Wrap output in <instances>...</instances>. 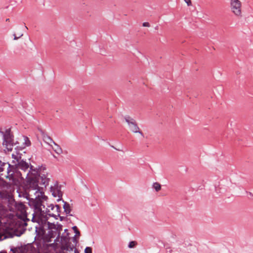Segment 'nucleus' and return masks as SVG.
<instances>
[{
    "instance_id": "obj_1",
    "label": "nucleus",
    "mask_w": 253,
    "mask_h": 253,
    "mask_svg": "<svg viewBox=\"0 0 253 253\" xmlns=\"http://www.w3.org/2000/svg\"><path fill=\"white\" fill-rule=\"evenodd\" d=\"M27 186L28 195L33 200V205L37 212H39V224L42 228V239L45 242H52L49 244L55 249L63 250V236L60 235L62 230L61 224H55L48 221V216H52L57 219L59 216L62 220L63 217L59 216V207L58 205H50L45 207L42 201L45 198L43 192L39 186L40 185L47 184V180L40 176L37 170H34L27 174Z\"/></svg>"
},
{
    "instance_id": "obj_2",
    "label": "nucleus",
    "mask_w": 253,
    "mask_h": 253,
    "mask_svg": "<svg viewBox=\"0 0 253 253\" xmlns=\"http://www.w3.org/2000/svg\"><path fill=\"white\" fill-rule=\"evenodd\" d=\"M76 235L73 237L69 236V233L67 229H64V250L69 252V253H79L76 246L78 243L76 236H80V233L78 230L74 232Z\"/></svg>"
},
{
    "instance_id": "obj_3",
    "label": "nucleus",
    "mask_w": 253,
    "mask_h": 253,
    "mask_svg": "<svg viewBox=\"0 0 253 253\" xmlns=\"http://www.w3.org/2000/svg\"><path fill=\"white\" fill-rule=\"evenodd\" d=\"M13 136L10 133V129H7L6 130L5 133L3 134L4 140L3 142V145L5 147V149L4 151L6 152L11 151L12 147L15 145L13 142Z\"/></svg>"
},
{
    "instance_id": "obj_4",
    "label": "nucleus",
    "mask_w": 253,
    "mask_h": 253,
    "mask_svg": "<svg viewBox=\"0 0 253 253\" xmlns=\"http://www.w3.org/2000/svg\"><path fill=\"white\" fill-rule=\"evenodd\" d=\"M125 121L127 123L128 127L130 131L133 133H138L142 137H144V134L142 131H140L139 126H138L135 120L129 116L125 117Z\"/></svg>"
},
{
    "instance_id": "obj_5",
    "label": "nucleus",
    "mask_w": 253,
    "mask_h": 253,
    "mask_svg": "<svg viewBox=\"0 0 253 253\" xmlns=\"http://www.w3.org/2000/svg\"><path fill=\"white\" fill-rule=\"evenodd\" d=\"M230 7L232 12L236 16L241 14V2L239 0H230Z\"/></svg>"
},
{
    "instance_id": "obj_6",
    "label": "nucleus",
    "mask_w": 253,
    "mask_h": 253,
    "mask_svg": "<svg viewBox=\"0 0 253 253\" xmlns=\"http://www.w3.org/2000/svg\"><path fill=\"white\" fill-rule=\"evenodd\" d=\"M73 210V205L64 201V212L66 214V217H64V223L66 222L68 224L73 225L70 218L68 216H73V214L71 213Z\"/></svg>"
},
{
    "instance_id": "obj_7",
    "label": "nucleus",
    "mask_w": 253,
    "mask_h": 253,
    "mask_svg": "<svg viewBox=\"0 0 253 253\" xmlns=\"http://www.w3.org/2000/svg\"><path fill=\"white\" fill-rule=\"evenodd\" d=\"M15 210L17 211V216L23 219L26 217L25 206L23 204L21 203L15 204Z\"/></svg>"
},
{
    "instance_id": "obj_8",
    "label": "nucleus",
    "mask_w": 253,
    "mask_h": 253,
    "mask_svg": "<svg viewBox=\"0 0 253 253\" xmlns=\"http://www.w3.org/2000/svg\"><path fill=\"white\" fill-rule=\"evenodd\" d=\"M12 251L13 253H35L34 249L30 245L16 248Z\"/></svg>"
},
{
    "instance_id": "obj_9",
    "label": "nucleus",
    "mask_w": 253,
    "mask_h": 253,
    "mask_svg": "<svg viewBox=\"0 0 253 253\" xmlns=\"http://www.w3.org/2000/svg\"><path fill=\"white\" fill-rule=\"evenodd\" d=\"M51 192L54 197H58L60 199L62 198V192L57 185L52 186L51 187Z\"/></svg>"
},
{
    "instance_id": "obj_10",
    "label": "nucleus",
    "mask_w": 253,
    "mask_h": 253,
    "mask_svg": "<svg viewBox=\"0 0 253 253\" xmlns=\"http://www.w3.org/2000/svg\"><path fill=\"white\" fill-rule=\"evenodd\" d=\"M18 169H21L26 171L29 169V164L26 162L20 160L15 166Z\"/></svg>"
},
{
    "instance_id": "obj_11",
    "label": "nucleus",
    "mask_w": 253,
    "mask_h": 253,
    "mask_svg": "<svg viewBox=\"0 0 253 253\" xmlns=\"http://www.w3.org/2000/svg\"><path fill=\"white\" fill-rule=\"evenodd\" d=\"M20 156H19L18 153L16 154H12V158L13 159L12 161V164L13 166H15L16 164L20 161Z\"/></svg>"
},
{
    "instance_id": "obj_12",
    "label": "nucleus",
    "mask_w": 253,
    "mask_h": 253,
    "mask_svg": "<svg viewBox=\"0 0 253 253\" xmlns=\"http://www.w3.org/2000/svg\"><path fill=\"white\" fill-rule=\"evenodd\" d=\"M7 215V210L2 205H0V223H1V218Z\"/></svg>"
},
{
    "instance_id": "obj_13",
    "label": "nucleus",
    "mask_w": 253,
    "mask_h": 253,
    "mask_svg": "<svg viewBox=\"0 0 253 253\" xmlns=\"http://www.w3.org/2000/svg\"><path fill=\"white\" fill-rule=\"evenodd\" d=\"M50 147L57 154H60L62 153V149L54 142L50 146Z\"/></svg>"
},
{
    "instance_id": "obj_14",
    "label": "nucleus",
    "mask_w": 253,
    "mask_h": 253,
    "mask_svg": "<svg viewBox=\"0 0 253 253\" xmlns=\"http://www.w3.org/2000/svg\"><path fill=\"white\" fill-rule=\"evenodd\" d=\"M11 180H12L11 183L12 184H13L14 185H16V186H18L20 184L21 181V178H16L14 177V176L13 175H11Z\"/></svg>"
},
{
    "instance_id": "obj_15",
    "label": "nucleus",
    "mask_w": 253,
    "mask_h": 253,
    "mask_svg": "<svg viewBox=\"0 0 253 253\" xmlns=\"http://www.w3.org/2000/svg\"><path fill=\"white\" fill-rule=\"evenodd\" d=\"M43 139L44 141L48 144L50 146L54 143L50 137L47 135L43 136Z\"/></svg>"
},
{
    "instance_id": "obj_16",
    "label": "nucleus",
    "mask_w": 253,
    "mask_h": 253,
    "mask_svg": "<svg viewBox=\"0 0 253 253\" xmlns=\"http://www.w3.org/2000/svg\"><path fill=\"white\" fill-rule=\"evenodd\" d=\"M153 187L157 192H158L161 189V185L158 182H155L153 185Z\"/></svg>"
},
{
    "instance_id": "obj_17",
    "label": "nucleus",
    "mask_w": 253,
    "mask_h": 253,
    "mask_svg": "<svg viewBox=\"0 0 253 253\" xmlns=\"http://www.w3.org/2000/svg\"><path fill=\"white\" fill-rule=\"evenodd\" d=\"M136 245V243L135 241H131L129 243L128 245V247L129 248H133Z\"/></svg>"
},
{
    "instance_id": "obj_18",
    "label": "nucleus",
    "mask_w": 253,
    "mask_h": 253,
    "mask_svg": "<svg viewBox=\"0 0 253 253\" xmlns=\"http://www.w3.org/2000/svg\"><path fill=\"white\" fill-rule=\"evenodd\" d=\"M84 253H92V249L91 247H86L84 249Z\"/></svg>"
},
{
    "instance_id": "obj_19",
    "label": "nucleus",
    "mask_w": 253,
    "mask_h": 253,
    "mask_svg": "<svg viewBox=\"0 0 253 253\" xmlns=\"http://www.w3.org/2000/svg\"><path fill=\"white\" fill-rule=\"evenodd\" d=\"M23 35V34L22 33H20L18 35V36H16L15 34H13V36H14V40H18V39H19L20 38H21V37H22Z\"/></svg>"
},
{
    "instance_id": "obj_20",
    "label": "nucleus",
    "mask_w": 253,
    "mask_h": 253,
    "mask_svg": "<svg viewBox=\"0 0 253 253\" xmlns=\"http://www.w3.org/2000/svg\"><path fill=\"white\" fill-rule=\"evenodd\" d=\"M215 190L217 192H218V190L219 193H223L224 192V189H222L221 188L217 187L216 186L215 187Z\"/></svg>"
},
{
    "instance_id": "obj_21",
    "label": "nucleus",
    "mask_w": 253,
    "mask_h": 253,
    "mask_svg": "<svg viewBox=\"0 0 253 253\" xmlns=\"http://www.w3.org/2000/svg\"><path fill=\"white\" fill-rule=\"evenodd\" d=\"M0 164H2V165H1L2 167H0V171H2L4 170V167L5 166H7V164L6 163H2L1 162H0Z\"/></svg>"
},
{
    "instance_id": "obj_22",
    "label": "nucleus",
    "mask_w": 253,
    "mask_h": 253,
    "mask_svg": "<svg viewBox=\"0 0 253 253\" xmlns=\"http://www.w3.org/2000/svg\"><path fill=\"white\" fill-rule=\"evenodd\" d=\"M185 2L187 4L188 6H190L192 4L191 0H184Z\"/></svg>"
},
{
    "instance_id": "obj_23",
    "label": "nucleus",
    "mask_w": 253,
    "mask_h": 253,
    "mask_svg": "<svg viewBox=\"0 0 253 253\" xmlns=\"http://www.w3.org/2000/svg\"><path fill=\"white\" fill-rule=\"evenodd\" d=\"M143 26L144 27H150V24L148 22H144L143 23Z\"/></svg>"
},
{
    "instance_id": "obj_24",
    "label": "nucleus",
    "mask_w": 253,
    "mask_h": 253,
    "mask_svg": "<svg viewBox=\"0 0 253 253\" xmlns=\"http://www.w3.org/2000/svg\"><path fill=\"white\" fill-rule=\"evenodd\" d=\"M166 250H167V253H171V250H170L169 248H168V247H166Z\"/></svg>"
},
{
    "instance_id": "obj_25",
    "label": "nucleus",
    "mask_w": 253,
    "mask_h": 253,
    "mask_svg": "<svg viewBox=\"0 0 253 253\" xmlns=\"http://www.w3.org/2000/svg\"><path fill=\"white\" fill-rule=\"evenodd\" d=\"M73 230L75 231H76L78 230V228L76 226H73L72 227Z\"/></svg>"
},
{
    "instance_id": "obj_26",
    "label": "nucleus",
    "mask_w": 253,
    "mask_h": 253,
    "mask_svg": "<svg viewBox=\"0 0 253 253\" xmlns=\"http://www.w3.org/2000/svg\"><path fill=\"white\" fill-rule=\"evenodd\" d=\"M26 144L27 146H29L30 145V141L28 140V141L26 142Z\"/></svg>"
},
{
    "instance_id": "obj_27",
    "label": "nucleus",
    "mask_w": 253,
    "mask_h": 253,
    "mask_svg": "<svg viewBox=\"0 0 253 253\" xmlns=\"http://www.w3.org/2000/svg\"><path fill=\"white\" fill-rule=\"evenodd\" d=\"M159 242L161 243L163 245L164 247H166L165 244L162 241H160Z\"/></svg>"
},
{
    "instance_id": "obj_28",
    "label": "nucleus",
    "mask_w": 253,
    "mask_h": 253,
    "mask_svg": "<svg viewBox=\"0 0 253 253\" xmlns=\"http://www.w3.org/2000/svg\"><path fill=\"white\" fill-rule=\"evenodd\" d=\"M64 253H67V251L64 250ZM68 253H69V251H68Z\"/></svg>"
},
{
    "instance_id": "obj_29",
    "label": "nucleus",
    "mask_w": 253,
    "mask_h": 253,
    "mask_svg": "<svg viewBox=\"0 0 253 253\" xmlns=\"http://www.w3.org/2000/svg\"><path fill=\"white\" fill-rule=\"evenodd\" d=\"M249 194L250 195V196H253V194L252 193H249Z\"/></svg>"
},
{
    "instance_id": "obj_30",
    "label": "nucleus",
    "mask_w": 253,
    "mask_h": 253,
    "mask_svg": "<svg viewBox=\"0 0 253 253\" xmlns=\"http://www.w3.org/2000/svg\"><path fill=\"white\" fill-rule=\"evenodd\" d=\"M7 164V166H8V167H7V169H8V167H9L10 165L9 164Z\"/></svg>"
},
{
    "instance_id": "obj_31",
    "label": "nucleus",
    "mask_w": 253,
    "mask_h": 253,
    "mask_svg": "<svg viewBox=\"0 0 253 253\" xmlns=\"http://www.w3.org/2000/svg\"><path fill=\"white\" fill-rule=\"evenodd\" d=\"M158 26H157L155 27V29H156V30H157V29H158Z\"/></svg>"
}]
</instances>
